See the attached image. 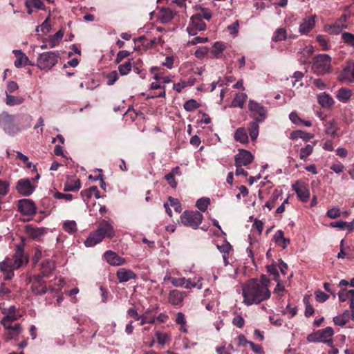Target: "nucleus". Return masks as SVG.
Returning a JSON list of instances; mask_svg holds the SVG:
<instances>
[{
    "label": "nucleus",
    "instance_id": "1",
    "mask_svg": "<svg viewBox=\"0 0 354 354\" xmlns=\"http://www.w3.org/2000/svg\"><path fill=\"white\" fill-rule=\"evenodd\" d=\"M270 281L266 275H262L260 279H251L242 287L243 303L247 306L257 304L270 297L269 290Z\"/></svg>",
    "mask_w": 354,
    "mask_h": 354
},
{
    "label": "nucleus",
    "instance_id": "2",
    "mask_svg": "<svg viewBox=\"0 0 354 354\" xmlns=\"http://www.w3.org/2000/svg\"><path fill=\"white\" fill-rule=\"evenodd\" d=\"M28 261V258L24 254V244L17 245L12 259L6 258L0 263V270L4 274V279H11L14 276V270L19 268Z\"/></svg>",
    "mask_w": 354,
    "mask_h": 354
},
{
    "label": "nucleus",
    "instance_id": "3",
    "mask_svg": "<svg viewBox=\"0 0 354 354\" xmlns=\"http://www.w3.org/2000/svg\"><path fill=\"white\" fill-rule=\"evenodd\" d=\"M113 235L114 230L112 225L103 220L100 223L97 229L90 234L84 244L86 247H93L101 242L105 237H112Z\"/></svg>",
    "mask_w": 354,
    "mask_h": 354
},
{
    "label": "nucleus",
    "instance_id": "4",
    "mask_svg": "<svg viewBox=\"0 0 354 354\" xmlns=\"http://www.w3.org/2000/svg\"><path fill=\"white\" fill-rule=\"evenodd\" d=\"M312 71L317 75H324L332 71L331 57L327 54H319L312 62Z\"/></svg>",
    "mask_w": 354,
    "mask_h": 354
},
{
    "label": "nucleus",
    "instance_id": "5",
    "mask_svg": "<svg viewBox=\"0 0 354 354\" xmlns=\"http://www.w3.org/2000/svg\"><path fill=\"white\" fill-rule=\"evenodd\" d=\"M59 57V53L58 51L41 53L37 59V66L41 70H50L57 64Z\"/></svg>",
    "mask_w": 354,
    "mask_h": 354
},
{
    "label": "nucleus",
    "instance_id": "6",
    "mask_svg": "<svg viewBox=\"0 0 354 354\" xmlns=\"http://www.w3.org/2000/svg\"><path fill=\"white\" fill-rule=\"evenodd\" d=\"M333 334V329L331 327H326L308 335L307 339L310 342H323L332 347Z\"/></svg>",
    "mask_w": 354,
    "mask_h": 354
},
{
    "label": "nucleus",
    "instance_id": "7",
    "mask_svg": "<svg viewBox=\"0 0 354 354\" xmlns=\"http://www.w3.org/2000/svg\"><path fill=\"white\" fill-rule=\"evenodd\" d=\"M203 216L198 211H185L180 216V221L185 226L191 227L193 229L198 228L202 223Z\"/></svg>",
    "mask_w": 354,
    "mask_h": 354
},
{
    "label": "nucleus",
    "instance_id": "8",
    "mask_svg": "<svg viewBox=\"0 0 354 354\" xmlns=\"http://www.w3.org/2000/svg\"><path fill=\"white\" fill-rule=\"evenodd\" d=\"M206 29V24L200 15H193L190 19V23L187 28V31L190 35H196L199 31Z\"/></svg>",
    "mask_w": 354,
    "mask_h": 354
},
{
    "label": "nucleus",
    "instance_id": "9",
    "mask_svg": "<svg viewBox=\"0 0 354 354\" xmlns=\"http://www.w3.org/2000/svg\"><path fill=\"white\" fill-rule=\"evenodd\" d=\"M337 79L341 82H354V60L349 59L346 62V66L338 75Z\"/></svg>",
    "mask_w": 354,
    "mask_h": 354
},
{
    "label": "nucleus",
    "instance_id": "10",
    "mask_svg": "<svg viewBox=\"0 0 354 354\" xmlns=\"http://www.w3.org/2000/svg\"><path fill=\"white\" fill-rule=\"evenodd\" d=\"M18 209L25 216H32L36 213L34 203L30 199H22L18 201Z\"/></svg>",
    "mask_w": 354,
    "mask_h": 354
},
{
    "label": "nucleus",
    "instance_id": "11",
    "mask_svg": "<svg viewBox=\"0 0 354 354\" xmlns=\"http://www.w3.org/2000/svg\"><path fill=\"white\" fill-rule=\"evenodd\" d=\"M16 189L20 194L27 196L33 193L35 187L32 185L30 179L24 178L17 183Z\"/></svg>",
    "mask_w": 354,
    "mask_h": 354
},
{
    "label": "nucleus",
    "instance_id": "12",
    "mask_svg": "<svg viewBox=\"0 0 354 354\" xmlns=\"http://www.w3.org/2000/svg\"><path fill=\"white\" fill-rule=\"evenodd\" d=\"M2 313L5 314L6 316L1 320V323L3 326H8V324H12L21 317V315L17 313L15 306H11L8 309H3Z\"/></svg>",
    "mask_w": 354,
    "mask_h": 354
},
{
    "label": "nucleus",
    "instance_id": "13",
    "mask_svg": "<svg viewBox=\"0 0 354 354\" xmlns=\"http://www.w3.org/2000/svg\"><path fill=\"white\" fill-rule=\"evenodd\" d=\"M14 115L4 111L0 115V125L8 133H13Z\"/></svg>",
    "mask_w": 354,
    "mask_h": 354
},
{
    "label": "nucleus",
    "instance_id": "14",
    "mask_svg": "<svg viewBox=\"0 0 354 354\" xmlns=\"http://www.w3.org/2000/svg\"><path fill=\"white\" fill-rule=\"evenodd\" d=\"M346 20V15H343L333 25L326 26V31L330 34H339L342 30L347 28Z\"/></svg>",
    "mask_w": 354,
    "mask_h": 354
},
{
    "label": "nucleus",
    "instance_id": "15",
    "mask_svg": "<svg viewBox=\"0 0 354 354\" xmlns=\"http://www.w3.org/2000/svg\"><path fill=\"white\" fill-rule=\"evenodd\" d=\"M31 289L37 295H44L46 292L47 288L45 282L41 276H35L30 279Z\"/></svg>",
    "mask_w": 354,
    "mask_h": 354
},
{
    "label": "nucleus",
    "instance_id": "16",
    "mask_svg": "<svg viewBox=\"0 0 354 354\" xmlns=\"http://www.w3.org/2000/svg\"><path fill=\"white\" fill-rule=\"evenodd\" d=\"M104 256L107 263L111 266H120L126 263L125 259L120 257L117 253L112 250L106 251Z\"/></svg>",
    "mask_w": 354,
    "mask_h": 354
},
{
    "label": "nucleus",
    "instance_id": "17",
    "mask_svg": "<svg viewBox=\"0 0 354 354\" xmlns=\"http://www.w3.org/2000/svg\"><path fill=\"white\" fill-rule=\"evenodd\" d=\"M292 188L301 201L306 202L309 199L310 192L306 184L296 183L292 185Z\"/></svg>",
    "mask_w": 354,
    "mask_h": 354
},
{
    "label": "nucleus",
    "instance_id": "18",
    "mask_svg": "<svg viewBox=\"0 0 354 354\" xmlns=\"http://www.w3.org/2000/svg\"><path fill=\"white\" fill-rule=\"evenodd\" d=\"M316 15L305 17L299 25V32L301 35H307L315 26Z\"/></svg>",
    "mask_w": 354,
    "mask_h": 354
},
{
    "label": "nucleus",
    "instance_id": "19",
    "mask_svg": "<svg viewBox=\"0 0 354 354\" xmlns=\"http://www.w3.org/2000/svg\"><path fill=\"white\" fill-rule=\"evenodd\" d=\"M252 160L253 156L250 151L241 150L235 156V165H239V166H247L252 162Z\"/></svg>",
    "mask_w": 354,
    "mask_h": 354
},
{
    "label": "nucleus",
    "instance_id": "20",
    "mask_svg": "<svg viewBox=\"0 0 354 354\" xmlns=\"http://www.w3.org/2000/svg\"><path fill=\"white\" fill-rule=\"evenodd\" d=\"M3 327L6 330L4 335L6 341L15 339L22 330L21 325L19 324H15L14 326L12 324H8V326H3Z\"/></svg>",
    "mask_w": 354,
    "mask_h": 354
},
{
    "label": "nucleus",
    "instance_id": "21",
    "mask_svg": "<svg viewBox=\"0 0 354 354\" xmlns=\"http://www.w3.org/2000/svg\"><path fill=\"white\" fill-rule=\"evenodd\" d=\"M248 108L250 111L256 113L259 117V120H263L267 115V111L264 106H263L261 104L257 102L254 100H250L248 104Z\"/></svg>",
    "mask_w": 354,
    "mask_h": 354
},
{
    "label": "nucleus",
    "instance_id": "22",
    "mask_svg": "<svg viewBox=\"0 0 354 354\" xmlns=\"http://www.w3.org/2000/svg\"><path fill=\"white\" fill-rule=\"evenodd\" d=\"M116 277L120 283L127 282L131 279H135L136 274L131 270L120 268L116 272Z\"/></svg>",
    "mask_w": 354,
    "mask_h": 354
},
{
    "label": "nucleus",
    "instance_id": "23",
    "mask_svg": "<svg viewBox=\"0 0 354 354\" xmlns=\"http://www.w3.org/2000/svg\"><path fill=\"white\" fill-rule=\"evenodd\" d=\"M185 297V293L177 290L170 291L169 295V302L172 305H180Z\"/></svg>",
    "mask_w": 354,
    "mask_h": 354
},
{
    "label": "nucleus",
    "instance_id": "24",
    "mask_svg": "<svg viewBox=\"0 0 354 354\" xmlns=\"http://www.w3.org/2000/svg\"><path fill=\"white\" fill-rule=\"evenodd\" d=\"M262 121L263 120H259V118H255V119L253 121H252L249 123L248 131H249L250 136L252 141L256 140V139L257 138V137L259 136V123Z\"/></svg>",
    "mask_w": 354,
    "mask_h": 354
},
{
    "label": "nucleus",
    "instance_id": "25",
    "mask_svg": "<svg viewBox=\"0 0 354 354\" xmlns=\"http://www.w3.org/2000/svg\"><path fill=\"white\" fill-rule=\"evenodd\" d=\"M26 231L28 236L32 239H38L46 233L44 228L34 227L30 225L26 226Z\"/></svg>",
    "mask_w": 354,
    "mask_h": 354
},
{
    "label": "nucleus",
    "instance_id": "26",
    "mask_svg": "<svg viewBox=\"0 0 354 354\" xmlns=\"http://www.w3.org/2000/svg\"><path fill=\"white\" fill-rule=\"evenodd\" d=\"M318 103L324 108H330L334 104L333 99L326 93L317 95Z\"/></svg>",
    "mask_w": 354,
    "mask_h": 354
},
{
    "label": "nucleus",
    "instance_id": "27",
    "mask_svg": "<svg viewBox=\"0 0 354 354\" xmlns=\"http://www.w3.org/2000/svg\"><path fill=\"white\" fill-rule=\"evenodd\" d=\"M174 17V12L169 8H162L158 14V19L162 24L169 22Z\"/></svg>",
    "mask_w": 354,
    "mask_h": 354
},
{
    "label": "nucleus",
    "instance_id": "28",
    "mask_svg": "<svg viewBox=\"0 0 354 354\" xmlns=\"http://www.w3.org/2000/svg\"><path fill=\"white\" fill-rule=\"evenodd\" d=\"M274 239L277 245L286 249L290 243L289 239L284 237V233L282 230H278L274 236Z\"/></svg>",
    "mask_w": 354,
    "mask_h": 354
},
{
    "label": "nucleus",
    "instance_id": "29",
    "mask_svg": "<svg viewBox=\"0 0 354 354\" xmlns=\"http://www.w3.org/2000/svg\"><path fill=\"white\" fill-rule=\"evenodd\" d=\"M352 95V91L351 89L346 88H339L336 95L337 99L343 102H347Z\"/></svg>",
    "mask_w": 354,
    "mask_h": 354
},
{
    "label": "nucleus",
    "instance_id": "30",
    "mask_svg": "<svg viewBox=\"0 0 354 354\" xmlns=\"http://www.w3.org/2000/svg\"><path fill=\"white\" fill-rule=\"evenodd\" d=\"M316 141L311 144L307 145L305 147H302L299 151V158L302 160H306L307 158L310 156L314 149V147L316 145Z\"/></svg>",
    "mask_w": 354,
    "mask_h": 354
},
{
    "label": "nucleus",
    "instance_id": "31",
    "mask_svg": "<svg viewBox=\"0 0 354 354\" xmlns=\"http://www.w3.org/2000/svg\"><path fill=\"white\" fill-rule=\"evenodd\" d=\"M25 99L21 96H15L7 93L5 102L8 106H12L24 103Z\"/></svg>",
    "mask_w": 354,
    "mask_h": 354
},
{
    "label": "nucleus",
    "instance_id": "32",
    "mask_svg": "<svg viewBox=\"0 0 354 354\" xmlns=\"http://www.w3.org/2000/svg\"><path fill=\"white\" fill-rule=\"evenodd\" d=\"M234 139L242 144H247L249 140L245 129L238 128L234 133Z\"/></svg>",
    "mask_w": 354,
    "mask_h": 354
},
{
    "label": "nucleus",
    "instance_id": "33",
    "mask_svg": "<svg viewBox=\"0 0 354 354\" xmlns=\"http://www.w3.org/2000/svg\"><path fill=\"white\" fill-rule=\"evenodd\" d=\"M80 187L81 183L79 179H71L66 183L64 190L65 192H74L79 190Z\"/></svg>",
    "mask_w": 354,
    "mask_h": 354
},
{
    "label": "nucleus",
    "instance_id": "34",
    "mask_svg": "<svg viewBox=\"0 0 354 354\" xmlns=\"http://www.w3.org/2000/svg\"><path fill=\"white\" fill-rule=\"evenodd\" d=\"M314 135L310 133H306L301 130L294 131L290 133V138L292 140L298 138H302L304 141H308L313 138Z\"/></svg>",
    "mask_w": 354,
    "mask_h": 354
},
{
    "label": "nucleus",
    "instance_id": "35",
    "mask_svg": "<svg viewBox=\"0 0 354 354\" xmlns=\"http://www.w3.org/2000/svg\"><path fill=\"white\" fill-rule=\"evenodd\" d=\"M287 38L286 30L284 28H277L272 36V41L274 42L283 41Z\"/></svg>",
    "mask_w": 354,
    "mask_h": 354
},
{
    "label": "nucleus",
    "instance_id": "36",
    "mask_svg": "<svg viewBox=\"0 0 354 354\" xmlns=\"http://www.w3.org/2000/svg\"><path fill=\"white\" fill-rule=\"evenodd\" d=\"M93 194H94L97 198H100V192L96 186H93V187H90L88 189L83 190L81 192V195L84 199L90 198Z\"/></svg>",
    "mask_w": 354,
    "mask_h": 354
},
{
    "label": "nucleus",
    "instance_id": "37",
    "mask_svg": "<svg viewBox=\"0 0 354 354\" xmlns=\"http://www.w3.org/2000/svg\"><path fill=\"white\" fill-rule=\"evenodd\" d=\"M55 264L51 261H46L42 263V276L48 277L55 270Z\"/></svg>",
    "mask_w": 354,
    "mask_h": 354
},
{
    "label": "nucleus",
    "instance_id": "38",
    "mask_svg": "<svg viewBox=\"0 0 354 354\" xmlns=\"http://www.w3.org/2000/svg\"><path fill=\"white\" fill-rule=\"evenodd\" d=\"M247 95L245 93H239L236 94L235 97L234 98L232 101V105L234 106H238L240 108H243L244 103L246 100Z\"/></svg>",
    "mask_w": 354,
    "mask_h": 354
},
{
    "label": "nucleus",
    "instance_id": "39",
    "mask_svg": "<svg viewBox=\"0 0 354 354\" xmlns=\"http://www.w3.org/2000/svg\"><path fill=\"white\" fill-rule=\"evenodd\" d=\"M64 33L62 30H59L54 35H53L49 40V46L51 48L56 46L62 40Z\"/></svg>",
    "mask_w": 354,
    "mask_h": 354
},
{
    "label": "nucleus",
    "instance_id": "40",
    "mask_svg": "<svg viewBox=\"0 0 354 354\" xmlns=\"http://www.w3.org/2000/svg\"><path fill=\"white\" fill-rule=\"evenodd\" d=\"M132 64L131 59L118 66V71L121 75H127L131 70Z\"/></svg>",
    "mask_w": 354,
    "mask_h": 354
},
{
    "label": "nucleus",
    "instance_id": "41",
    "mask_svg": "<svg viewBox=\"0 0 354 354\" xmlns=\"http://www.w3.org/2000/svg\"><path fill=\"white\" fill-rule=\"evenodd\" d=\"M210 203V200L208 198H200L196 201V206L201 212H205L208 205Z\"/></svg>",
    "mask_w": 354,
    "mask_h": 354
},
{
    "label": "nucleus",
    "instance_id": "42",
    "mask_svg": "<svg viewBox=\"0 0 354 354\" xmlns=\"http://www.w3.org/2000/svg\"><path fill=\"white\" fill-rule=\"evenodd\" d=\"M342 39L344 44L354 48V35L350 32H343Z\"/></svg>",
    "mask_w": 354,
    "mask_h": 354
},
{
    "label": "nucleus",
    "instance_id": "43",
    "mask_svg": "<svg viewBox=\"0 0 354 354\" xmlns=\"http://www.w3.org/2000/svg\"><path fill=\"white\" fill-rule=\"evenodd\" d=\"M184 109L187 111H193L194 110L200 107L199 103L194 99L186 101L184 104Z\"/></svg>",
    "mask_w": 354,
    "mask_h": 354
},
{
    "label": "nucleus",
    "instance_id": "44",
    "mask_svg": "<svg viewBox=\"0 0 354 354\" xmlns=\"http://www.w3.org/2000/svg\"><path fill=\"white\" fill-rule=\"evenodd\" d=\"M279 196V193L278 192V191L275 190L272 193L270 198L266 203L265 206L267 207L269 209H272L274 207L275 203L278 200Z\"/></svg>",
    "mask_w": 354,
    "mask_h": 354
},
{
    "label": "nucleus",
    "instance_id": "45",
    "mask_svg": "<svg viewBox=\"0 0 354 354\" xmlns=\"http://www.w3.org/2000/svg\"><path fill=\"white\" fill-rule=\"evenodd\" d=\"M63 228L66 232L73 234L77 230V225L74 221H67L64 223Z\"/></svg>",
    "mask_w": 354,
    "mask_h": 354
},
{
    "label": "nucleus",
    "instance_id": "46",
    "mask_svg": "<svg viewBox=\"0 0 354 354\" xmlns=\"http://www.w3.org/2000/svg\"><path fill=\"white\" fill-rule=\"evenodd\" d=\"M156 337L158 343L161 345H165L167 342H169V340L170 339L168 334L161 333L160 331H157L156 333Z\"/></svg>",
    "mask_w": 354,
    "mask_h": 354
},
{
    "label": "nucleus",
    "instance_id": "47",
    "mask_svg": "<svg viewBox=\"0 0 354 354\" xmlns=\"http://www.w3.org/2000/svg\"><path fill=\"white\" fill-rule=\"evenodd\" d=\"M28 57L25 55H22L17 58L15 62V66L17 68H21L22 66H25L28 64Z\"/></svg>",
    "mask_w": 354,
    "mask_h": 354
},
{
    "label": "nucleus",
    "instance_id": "48",
    "mask_svg": "<svg viewBox=\"0 0 354 354\" xmlns=\"http://www.w3.org/2000/svg\"><path fill=\"white\" fill-rule=\"evenodd\" d=\"M48 20L49 18L46 19L40 26L37 27L36 31L37 32H41L43 34L48 33L50 30V25Z\"/></svg>",
    "mask_w": 354,
    "mask_h": 354
},
{
    "label": "nucleus",
    "instance_id": "49",
    "mask_svg": "<svg viewBox=\"0 0 354 354\" xmlns=\"http://www.w3.org/2000/svg\"><path fill=\"white\" fill-rule=\"evenodd\" d=\"M168 201H169L170 206H171L176 212L180 213L182 211L181 205L178 199L169 196Z\"/></svg>",
    "mask_w": 354,
    "mask_h": 354
},
{
    "label": "nucleus",
    "instance_id": "50",
    "mask_svg": "<svg viewBox=\"0 0 354 354\" xmlns=\"http://www.w3.org/2000/svg\"><path fill=\"white\" fill-rule=\"evenodd\" d=\"M213 48L214 55L218 57L225 50V46L223 43L217 41L214 44Z\"/></svg>",
    "mask_w": 354,
    "mask_h": 354
},
{
    "label": "nucleus",
    "instance_id": "51",
    "mask_svg": "<svg viewBox=\"0 0 354 354\" xmlns=\"http://www.w3.org/2000/svg\"><path fill=\"white\" fill-rule=\"evenodd\" d=\"M317 42L322 46L323 50L329 49V45L327 39L322 35H318L316 37Z\"/></svg>",
    "mask_w": 354,
    "mask_h": 354
},
{
    "label": "nucleus",
    "instance_id": "52",
    "mask_svg": "<svg viewBox=\"0 0 354 354\" xmlns=\"http://www.w3.org/2000/svg\"><path fill=\"white\" fill-rule=\"evenodd\" d=\"M217 248L223 254H228L232 246L229 243L225 242L221 245H217Z\"/></svg>",
    "mask_w": 354,
    "mask_h": 354
},
{
    "label": "nucleus",
    "instance_id": "53",
    "mask_svg": "<svg viewBox=\"0 0 354 354\" xmlns=\"http://www.w3.org/2000/svg\"><path fill=\"white\" fill-rule=\"evenodd\" d=\"M26 4L28 6L41 9L44 5L41 0H27Z\"/></svg>",
    "mask_w": 354,
    "mask_h": 354
},
{
    "label": "nucleus",
    "instance_id": "54",
    "mask_svg": "<svg viewBox=\"0 0 354 354\" xmlns=\"http://www.w3.org/2000/svg\"><path fill=\"white\" fill-rule=\"evenodd\" d=\"M19 88V86L16 82L9 81L7 84V88L6 91V95L7 93L10 94Z\"/></svg>",
    "mask_w": 354,
    "mask_h": 354
},
{
    "label": "nucleus",
    "instance_id": "55",
    "mask_svg": "<svg viewBox=\"0 0 354 354\" xmlns=\"http://www.w3.org/2000/svg\"><path fill=\"white\" fill-rule=\"evenodd\" d=\"M267 270L269 273L274 276V279L278 281L279 277V274L275 265H270L267 266Z\"/></svg>",
    "mask_w": 354,
    "mask_h": 354
},
{
    "label": "nucleus",
    "instance_id": "56",
    "mask_svg": "<svg viewBox=\"0 0 354 354\" xmlns=\"http://www.w3.org/2000/svg\"><path fill=\"white\" fill-rule=\"evenodd\" d=\"M316 300L319 302H324L326 301L329 296L321 290H317L315 292Z\"/></svg>",
    "mask_w": 354,
    "mask_h": 354
},
{
    "label": "nucleus",
    "instance_id": "57",
    "mask_svg": "<svg viewBox=\"0 0 354 354\" xmlns=\"http://www.w3.org/2000/svg\"><path fill=\"white\" fill-rule=\"evenodd\" d=\"M9 190V183L6 180H0V195L5 196Z\"/></svg>",
    "mask_w": 354,
    "mask_h": 354
},
{
    "label": "nucleus",
    "instance_id": "58",
    "mask_svg": "<svg viewBox=\"0 0 354 354\" xmlns=\"http://www.w3.org/2000/svg\"><path fill=\"white\" fill-rule=\"evenodd\" d=\"M107 84L109 85H113L118 79V75L116 71L111 72L107 75Z\"/></svg>",
    "mask_w": 354,
    "mask_h": 354
},
{
    "label": "nucleus",
    "instance_id": "59",
    "mask_svg": "<svg viewBox=\"0 0 354 354\" xmlns=\"http://www.w3.org/2000/svg\"><path fill=\"white\" fill-rule=\"evenodd\" d=\"M196 15L201 16L202 19H205L206 20H209L212 18V12L208 8H201V12Z\"/></svg>",
    "mask_w": 354,
    "mask_h": 354
},
{
    "label": "nucleus",
    "instance_id": "60",
    "mask_svg": "<svg viewBox=\"0 0 354 354\" xmlns=\"http://www.w3.org/2000/svg\"><path fill=\"white\" fill-rule=\"evenodd\" d=\"M171 283L174 286L183 287L184 283H186V279L185 278H171Z\"/></svg>",
    "mask_w": 354,
    "mask_h": 354
},
{
    "label": "nucleus",
    "instance_id": "61",
    "mask_svg": "<svg viewBox=\"0 0 354 354\" xmlns=\"http://www.w3.org/2000/svg\"><path fill=\"white\" fill-rule=\"evenodd\" d=\"M326 215L330 218H336L340 216V209L339 208H332L329 209Z\"/></svg>",
    "mask_w": 354,
    "mask_h": 354
},
{
    "label": "nucleus",
    "instance_id": "62",
    "mask_svg": "<svg viewBox=\"0 0 354 354\" xmlns=\"http://www.w3.org/2000/svg\"><path fill=\"white\" fill-rule=\"evenodd\" d=\"M130 55V53L127 50H120L118 53L115 62L119 64L121 62L125 57H128Z\"/></svg>",
    "mask_w": 354,
    "mask_h": 354
},
{
    "label": "nucleus",
    "instance_id": "63",
    "mask_svg": "<svg viewBox=\"0 0 354 354\" xmlns=\"http://www.w3.org/2000/svg\"><path fill=\"white\" fill-rule=\"evenodd\" d=\"M232 323L238 328H242L245 324V320L241 315H237L234 317Z\"/></svg>",
    "mask_w": 354,
    "mask_h": 354
},
{
    "label": "nucleus",
    "instance_id": "64",
    "mask_svg": "<svg viewBox=\"0 0 354 354\" xmlns=\"http://www.w3.org/2000/svg\"><path fill=\"white\" fill-rule=\"evenodd\" d=\"M289 118L295 124H301L302 119L299 117L296 111H292L289 115Z\"/></svg>",
    "mask_w": 354,
    "mask_h": 354
}]
</instances>
